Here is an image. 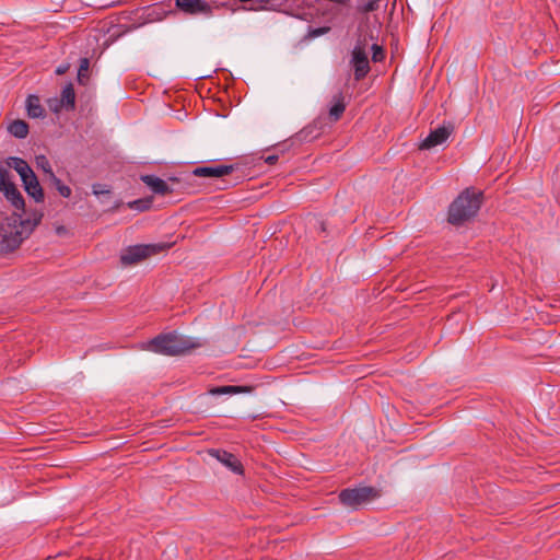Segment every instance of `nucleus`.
<instances>
[{"label": "nucleus", "instance_id": "9b49d317", "mask_svg": "<svg viewBox=\"0 0 560 560\" xmlns=\"http://www.w3.org/2000/svg\"><path fill=\"white\" fill-rule=\"evenodd\" d=\"M22 183L27 195L36 202H42L44 200L43 188L34 172L28 174L27 178L22 179Z\"/></svg>", "mask_w": 560, "mask_h": 560}, {"label": "nucleus", "instance_id": "7ed1b4c3", "mask_svg": "<svg viewBox=\"0 0 560 560\" xmlns=\"http://www.w3.org/2000/svg\"><path fill=\"white\" fill-rule=\"evenodd\" d=\"M481 200V191L466 189L450 206V223L458 225L475 217L480 209Z\"/></svg>", "mask_w": 560, "mask_h": 560}, {"label": "nucleus", "instance_id": "f257e3e1", "mask_svg": "<svg viewBox=\"0 0 560 560\" xmlns=\"http://www.w3.org/2000/svg\"><path fill=\"white\" fill-rule=\"evenodd\" d=\"M2 194L13 207L12 218L2 223V255L16 249L33 229L38 224L40 215L34 219L25 218V201L21 191L10 183L2 170Z\"/></svg>", "mask_w": 560, "mask_h": 560}, {"label": "nucleus", "instance_id": "20e7f679", "mask_svg": "<svg viewBox=\"0 0 560 560\" xmlns=\"http://www.w3.org/2000/svg\"><path fill=\"white\" fill-rule=\"evenodd\" d=\"M364 23L361 22L357 30L355 45L351 51L350 65L354 69V79L360 81L370 72V63L368 56L369 36L366 34Z\"/></svg>", "mask_w": 560, "mask_h": 560}, {"label": "nucleus", "instance_id": "cd10ccee", "mask_svg": "<svg viewBox=\"0 0 560 560\" xmlns=\"http://www.w3.org/2000/svg\"><path fill=\"white\" fill-rule=\"evenodd\" d=\"M63 72H65V69H62V68H58V69H57V73H58V74H62Z\"/></svg>", "mask_w": 560, "mask_h": 560}, {"label": "nucleus", "instance_id": "b1692460", "mask_svg": "<svg viewBox=\"0 0 560 560\" xmlns=\"http://www.w3.org/2000/svg\"><path fill=\"white\" fill-rule=\"evenodd\" d=\"M93 194L97 197L101 195H107L109 194V189H107L104 185L95 184L93 185Z\"/></svg>", "mask_w": 560, "mask_h": 560}, {"label": "nucleus", "instance_id": "4468645a", "mask_svg": "<svg viewBox=\"0 0 560 560\" xmlns=\"http://www.w3.org/2000/svg\"><path fill=\"white\" fill-rule=\"evenodd\" d=\"M7 165L16 171L21 180L27 178L28 174L33 172L27 162L20 158H9L7 160Z\"/></svg>", "mask_w": 560, "mask_h": 560}, {"label": "nucleus", "instance_id": "5701e85b", "mask_svg": "<svg viewBox=\"0 0 560 560\" xmlns=\"http://www.w3.org/2000/svg\"><path fill=\"white\" fill-rule=\"evenodd\" d=\"M90 62L86 58L81 59L80 67L78 71V79L80 82H82V78L89 71Z\"/></svg>", "mask_w": 560, "mask_h": 560}, {"label": "nucleus", "instance_id": "393cba45", "mask_svg": "<svg viewBox=\"0 0 560 560\" xmlns=\"http://www.w3.org/2000/svg\"><path fill=\"white\" fill-rule=\"evenodd\" d=\"M266 163L268 164H275L277 161H278V155H268L266 159H265Z\"/></svg>", "mask_w": 560, "mask_h": 560}, {"label": "nucleus", "instance_id": "4be33fe9", "mask_svg": "<svg viewBox=\"0 0 560 560\" xmlns=\"http://www.w3.org/2000/svg\"><path fill=\"white\" fill-rule=\"evenodd\" d=\"M371 48H372V51H373V54H372V60H373L374 62H378V61H381V60L384 58V51H383L382 47H381V46H378L377 44H373V45L371 46Z\"/></svg>", "mask_w": 560, "mask_h": 560}, {"label": "nucleus", "instance_id": "f8f14e48", "mask_svg": "<svg viewBox=\"0 0 560 560\" xmlns=\"http://www.w3.org/2000/svg\"><path fill=\"white\" fill-rule=\"evenodd\" d=\"M141 180L156 195L165 196L173 191L165 180L154 175H143Z\"/></svg>", "mask_w": 560, "mask_h": 560}, {"label": "nucleus", "instance_id": "6ab92c4d", "mask_svg": "<svg viewBox=\"0 0 560 560\" xmlns=\"http://www.w3.org/2000/svg\"><path fill=\"white\" fill-rule=\"evenodd\" d=\"M36 164L37 166L44 171L45 174H47L49 180L55 177V173L52 172L51 165L48 161V159L45 155H38L36 156Z\"/></svg>", "mask_w": 560, "mask_h": 560}, {"label": "nucleus", "instance_id": "ddd939ff", "mask_svg": "<svg viewBox=\"0 0 560 560\" xmlns=\"http://www.w3.org/2000/svg\"><path fill=\"white\" fill-rule=\"evenodd\" d=\"M331 103L332 104L329 108V118L332 121H337L341 118L346 109L345 95L341 92H338L332 96Z\"/></svg>", "mask_w": 560, "mask_h": 560}, {"label": "nucleus", "instance_id": "6e6552de", "mask_svg": "<svg viewBox=\"0 0 560 560\" xmlns=\"http://www.w3.org/2000/svg\"><path fill=\"white\" fill-rule=\"evenodd\" d=\"M175 4L180 11L187 14H212L211 4L202 0H175Z\"/></svg>", "mask_w": 560, "mask_h": 560}, {"label": "nucleus", "instance_id": "f03ea898", "mask_svg": "<svg viewBox=\"0 0 560 560\" xmlns=\"http://www.w3.org/2000/svg\"><path fill=\"white\" fill-rule=\"evenodd\" d=\"M196 347H199V343L191 338L178 335L177 332H167L161 334L143 343L142 349L163 355H178Z\"/></svg>", "mask_w": 560, "mask_h": 560}, {"label": "nucleus", "instance_id": "423d86ee", "mask_svg": "<svg viewBox=\"0 0 560 560\" xmlns=\"http://www.w3.org/2000/svg\"><path fill=\"white\" fill-rule=\"evenodd\" d=\"M377 495L378 493L373 487H359L342 490L339 493V500L343 505L357 509L360 505L374 500Z\"/></svg>", "mask_w": 560, "mask_h": 560}, {"label": "nucleus", "instance_id": "a878e982", "mask_svg": "<svg viewBox=\"0 0 560 560\" xmlns=\"http://www.w3.org/2000/svg\"><path fill=\"white\" fill-rule=\"evenodd\" d=\"M327 31H328V28H327V27L317 28V30H314V31H313V35H314V36H319V35L325 34Z\"/></svg>", "mask_w": 560, "mask_h": 560}, {"label": "nucleus", "instance_id": "39448f33", "mask_svg": "<svg viewBox=\"0 0 560 560\" xmlns=\"http://www.w3.org/2000/svg\"><path fill=\"white\" fill-rule=\"evenodd\" d=\"M168 248L166 244H139L128 246L120 253L122 266H133Z\"/></svg>", "mask_w": 560, "mask_h": 560}, {"label": "nucleus", "instance_id": "9d476101", "mask_svg": "<svg viewBox=\"0 0 560 560\" xmlns=\"http://www.w3.org/2000/svg\"><path fill=\"white\" fill-rule=\"evenodd\" d=\"M235 170L234 165L200 166L192 171L197 177H223Z\"/></svg>", "mask_w": 560, "mask_h": 560}, {"label": "nucleus", "instance_id": "aec40b11", "mask_svg": "<svg viewBox=\"0 0 560 560\" xmlns=\"http://www.w3.org/2000/svg\"><path fill=\"white\" fill-rule=\"evenodd\" d=\"M50 182L62 197L69 198L71 196V188L65 185L57 176L52 177Z\"/></svg>", "mask_w": 560, "mask_h": 560}, {"label": "nucleus", "instance_id": "412c9836", "mask_svg": "<svg viewBox=\"0 0 560 560\" xmlns=\"http://www.w3.org/2000/svg\"><path fill=\"white\" fill-rule=\"evenodd\" d=\"M150 206H151V200H149V199H139V200H135L129 203V207L131 209H137L140 211L149 209Z\"/></svg>", "mask_w": 560, "mask_h": 560}, {"label": "nucleus", "instance_id": "f3484780", "mask_svg": "<svg viewBox=\"0 0 560 560\" xmlns=\"http://www.w3.org/2000/svg\"><path fill=\"white\" fill-rule=\"evenodd\" d=\"M60 107H65L66 109H73L75 104V93L73 85L71 83L63 86L61 91L60 97Z\"/></svg>", "mask_w": 560, "mask_h": 560}, {"label": "nucleus", "instance_id": "2eb2a0df", "mask_svg": "<svg viewBox=\"0 0 560 560\" xmlns=\"http://www.w3.org/2000/svg\"><path fill=\"white\" fill-rule=\"evenodd\" d=\"M8 132L19 139H24L27 137L30 128L25 120L22 119H15L12 120L8 127Z\"/></svg>", "mask_w": 560, "mask_h": 560}, {"label": "nucleus", "instance_id": "1a4fd4ad", "mask_svg": "<svg viewBox=\"0 0 560 560\" xmlns=\"http://www.w3.org/2000/svg\"><path fill=\"white\" fill-rule=\"evenodd\" d=\"M209 454L218 459L222 465L229 468L231 471L242 475L243 465L240 459L232 453L222 450H210Z\"/></svg>", "mask_w": 560, "mask_h": 560}, {"label": "nucleus", "instance_id": "c85d7f7f", "mask_svg": "<svg viewBox=\"0 0 560 560\" xmlns=\"http://www.w3.org/2000/svg\"><path fill=\"white\" fill-rule=\"evenodd\" d=\"M52 109H54L55 112H58V110H59V107H58V106H56V107H54Z\"/></svg>", "mask_w": 560, "mask_h": 560}, {"label": "nucleus", "instance_id": "0eeeda50", "mask_svg": "<svg viewBox=\"0 0 560 560\" xmlns=\"http://www.w3.org/2000/svg\"><path fill=\"white\" fill-rule=\"evenodd\" d=\"M452 131L453 127L451 125L438 127L425 137V139L420 144V149L430 150L440 144H443L448 139Z\"/></svg>", "mask_w": 560, "mask_h": 560}, {"label": "nucleus", "instance_id": "bb28decb", "mask_svg": "<svg viewBox=\"0 0 560 560\" xmlns=\"http://www.w3.org/2000/svg\"><path fill=\"white\" fill-rule=\"evenodd\" d=\"M22 361H23V359H22V358H19V359H16V360H14V361L11 363V365H15V364H16V365H19ZM13 368H14V366H12V369H13Z\"/></svg>", "mask_w": 560, "mask_h": 560}, {"label": "nucleus", "instance_id": "a211bd4d", "mask_svg": "<svg viewBox=\"0 0 560 560\" xmlns=\"http://www.w3.org/2000/svg\"><path fill=\"white\" fill-rule=\"evenodd\" d=\"M245 392H247L246 387L235 386V385L213 387L209 390V393L213 396L233 395V394H240V393H245Z\"/></svg>", "mask_w": 560, "mask_h": 560}, {"label": "nucleus", "instance_id": "dca6fc26", "mask_svg": "<svg viewBox=\"0 0 560 560\" xmlns=\"http://www.w3.org/2000/svg\"><path fill=\"white\" fill-rule=\"evenodd\" d=\"M26 110L31 118H39L44 116L45 109L40 105V101L36 95H30L26 100Z\"/></svg>", "mask_w": 560, "mask_h": 560}]
</instances>
